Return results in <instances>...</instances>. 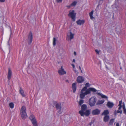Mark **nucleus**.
<instances>
[{"label": "nucleus", "instance_id": "nucleus-38", "mask_svg": "<svg viewBox=\"0 0 126 126\" xmlns=\"http://www.w3.org/2000/svg\"><path fill=\"white\" fill-rule=\"evenodd\" d=\"M74 54L75 55H76V52L74 51Z\"/></svg>", "mask_w": 126, "mask_h": 126}, {"label": "nucleus", "instance_id": "nucleus-9", "mask_svg": "<svg viewBox=\"0 0 126 126\" xmlns=\"http://www.w3.org/2000/svg\"><path fill=\"white\" fill-rule=\"evenodd\" d=\"M76 80L78 83H82L84 81V79L82 76H79L77 77Z\"/></svg>", "mask_w": 126, "mask_h": 126}, {"label": "nucleus", "instance_id": "nucleus-15", "mask_svg": "<svg viewBox=\"0 0 126 126\" xmlns=\"http://www.w3.org/2000/svg\"><path fill=\"white\" fill-rule=\"evenodd\" d=\"M114 104L112 102L110 101L108 102L107 104V106L109 108H112L114 106Z\"/></svg>", "mask_w": 126, "mask_h": 126}, {"label": "nucleus", "instance_id": "nucleus-21", "mask_svg": "<svg viewBox=\"0 0 126 126\" xmlns=\"http://www.w3.org/2000/svg\"><path fill=\"white\" fill-rule=\"evenodd\" d=\"M94 11L93 10L92 11L90 12L89 13V15L90 17V19H92L93 18H94V17H93V15Z\"/></svg>", "mask_w": 126, "mask_h": 126}, {"label": "nucleus", "instance_id": "nucleus-26", "mask_svg": "<svg viewBox=\"0 0 126 126\" xmlns=\"http://www.w3.org/2000/svg\"><path fill=\"white\" fill-rule=\"evenodd\" d=\"M114 119H111L109 122V124L110 125H112L113 124L114 122Z\"/></svg>", "mask_w": 126, "mask_h": 126}, {"label": "nucleus", "instance_id": "nucleus-39", "mask_svg": "<svg viewBox=\"0 0 126 126\" xmlns=\"http://www.w3.org/2000/svg\"><path fill=\"white\" fill-rule=\"evenodd\" d=\"M116 126H119V124L118 123H117L116 124Z\"/></svg>", "mask_w": 126, "mask_h": 126}, {"label": "nucleus", "instance_id": "nucleus-11", "mask_svg": "<svg viewBox=\"0 0 126 126\" xmlns=\"http://www.w3.org/2000/svg\"><path fill=\"white\" fill-rule=\"evenodd\" d=\"M58 72L59 74L60 75H62L64 74H65L66 73V72L64 70L63 68V66H61V68L58 70Z\"/></svg>", "mask_w": 126, "mask_h": 126}, {"label": "nucleus", "instance_id": "nucleus-33", "mask_svg": "<svg viewBox=\"0 0 126 126\" xmlns=\"http://www.w3.org/2000/svg\"><path fill=\"white\" fill-rule=\"evenodd\" d=\"M71 6V5H67L66 7H67L68 8H69Z\"/></svg>", "mask_w": 126, "mask_h": 126}, {"label": "nucleus", "instance_id": "nucleus-6", "mask_svg": "<svg viewBox=\"0 0 126 126\" xmlns=\"http://www.w3.org/2000/svg\"><path fill=\"white\" fill-rule=\"evenodd\" d=\"M29 119L34 126H38L36 120L33 115L32 114L30 115L29 117Z\"/></svg>", "mask_w": 126, "mask_h": 126}, {"label": "nucleus", "instance_id": "nucleus-35", "mask_svg": "<svg viewBox=\"0 0 126 126\" xmlns=\"http://www.w3.org/2000/svg\"><path fill=\"white\" fill-rule=\"evenodd\" d=\"M5 1V0H0V2H4Z\"/></svg>", "mask_w": 126, "mask_h": 126}, {"label": "nucleus", "instance_id": "nucleus-20", "mask_svg": "<svg viewBox=\"0 0 126 126\" xmlns=\"http://www.w3.org/2000/svg\"><path fill=\"white\" fill-rule=\"evenodd\" d=\"M109 113V112L108 110H105L102 113L101 115H107Z\"/></svg>", "mask_w": 126, "mask_h": 126}, {"label": "nucleus", "instance_id": "nucleus-27", "mask_svg": "<svg viewBox=\"0 0 126 126\" xmlns=\"http://www.w3.org/2000/svg\"><path fill=\"white\" fill-rule=\"evenodd\" d=\"M77 2L76 1H74L71 4V5L72 6H75L77 4Z\"/></svg>", "mask_w": 126, "mask_h": 126}, {"label": "nucleus", "instance_id": "nucleus-13", "mask_svg": "<svg viewBox=\"0 0 126 126\" xmlns=\"http://www.w3.org/2000/svg\"><path fill=\"white\" fill-rule=\"evenodd\" d=\"M12 75V71L10 68L8 69V73L7 75V78L9 80L11 79Z\"/></svg>", "mask_w": 126, "mask_h": 126}, {"label": "nucleus", "instance_id": "nucleus-1", "mask_svg": "<svg viewBox=\"0 0 126 126\" xmlns=\"http://www.w3.org/2000/svg\"><path fill=\"white\" fill-rule=\"evenodd\" d=\"M85 86L84 87L81 89L80 94V97L81 99H83L85 95L91 94V92H96L97 90L93 88H89L87 89V87L90 86V85L89 83H86L85 84Z\"/></svg>", "mask_w": 126, "mask_h": 126}, {"label": "nucleus", "instance_id": "nucleus-3", "mask_svg": "<svg viewBox=\"0 0 126 126\" xmlns=\"http://www.w3.org/2000/svg\"><path fill=\"white\" fill-rule=\"evenodd\" d=\"M26 108L24 106H22L20 110V114L21 117L23 119H25L27 117V115L26 112Z\"/></svg>", "mask_w": 126, "mask_h": 126}, {"label": "nucleus", "instance_id": "nucleus-31", "mask_svg": "<svg viewBox=\"0 0 126 126\" xmlns=\"http://www.w3.org/2000/svg\"><path fill=\"white\" fill-rule=\"evenodd\" d=\"M56 1L57 3H61L62 1V0H56Z\"/></svg>", "mask_w": 126, "mask_h": 126}, {"label": "nucleus", "instance_id": "nucleus-41", "mask_svg": "<svg viewBox=\"0 0 126 126\" xmlns=\"http://www.w3.org/2000/svg\"><path fill=\"white\" fill-rule=\"evenodd\" d=\"M120 69H122V68L121 67L120 68Z\"/></svg>", "mask_w": 126, "mask_h": 126}, {"label": "nucleus", "instance_id": "nucleus-5", "mask_svg": "<svg viewBox=\"0 0 126 126\" xmlns=\"http://www.w3.org/2000/svg\"><path fill=\"white\" fill-rule=\"evenodd\" d=\"M76 13H75L74 10H70L69 11V13L68 15V16L71 17L72 20L75 21L76 20Z\"/></svg>", "mask_w": 126, "mask_h": 126}, {"label": "nucleus", "instance_id": "nucleus-25", "mask_svg": "<svg viewBox=\"0 0 126 126\" xmlns=\"http://www.w3.org/2000/svg\"><path fill=\"white\" fill-rule=\"evenodd\" d=\"M9 106L12 109H13L14 107V104L13 102H11L9 104Z\"/></svg>", "mask_w": 126, "mask_h": 126}, {"label": "nucleus", "instance_id": "nucleus-16", "mask_svg": "<svg viewBox=\"0 0 126 126\" xmlns=\"http://www.w3.org/2000/svg\"><path fill=\"white\" fill-rule=\"evenodd\" d=\"M76 83H73L72 84V88L74 93L75 92L76 90Z\"/></svg>", "mask_w": 126, "mask_h": 126}, {"label": "nucleus", "instance_id": "nucleus-18", "mask_svg": "<svg viewBox=\"0 0 126 126\" xmlns=\"http://www.w3.org/2000/svg\"><path fill=\"white\" fill-rule=\"evenodd\" d=\"M19 93L21 94L22 97H24L25 96V95L24 93V92L23 90L20 88L19 90Z\"/></svg>", "mask_w": 126, "mask_h": 126}, {"label": "nucleus", "instance_id": "nucleus-40", "mask_svg": "<svg viewBox=\"0 0 126 126\" xmlns=\"http://www.w3.org/2000/svg\"><path fill=\"white\" fill-rule=\"evenodd\" d=\"M73 62L74 63H75V59H73Z\"/></svg>", "mask_w": 126, "mask_h": 126}, {"label": "nucleus", "instance_id": "nucleus-36", "mask_svg": "<svg viewBox=\"0 0 126 126\" xmlns=\"http://www.w3.org/2000/svg\"><path fill=\"white\" fill-rule=\"evenodd\" d=\"M71 65L72 66L73 68L74 69L75 67V66L73 64H72Z\"/></svg>", "mask_w": 126, "mask_h": 126}, {"label": "nucleus", "instance_id": "nucleus-30", "mask_svg": "<svg viewBox=\"0 0 126 126\" xmlns=\"http://www.w3.org/2000/svg\"><path fill=\"white\" fill-rule=\"evenodd\" d=\"M74 71L76 74L77 75L79 73V72H78V71L77 70H76V69L75 68L74 69Z\"/></svg>", "mask_w": 126, "mask_h": 126}, {"label": "nucleus", "instance_id": "nucleus-23", "mask_svg": "<svg viewBox=\"0 0 126 126\" xmlns=\"http://www.w3.org/2000/svg\"><path fill=\"white\" fill-rule=\"evenodd\" d=\"M74 34L70 32V34L69 35V39L71 40L72 39H73L74 38Z\"/></svg>", "mask_w": 126, "mask_h": 126}, {"label": "nucleus", "instance_id": "nucleus-28", "mask_svg": "<svg viewBox=\"0 0 126 126\" xmlns=\"http://www.w3.org/2000/svg\"><path fill=\"white\" fill-rule=\"evenodd\" d=\"M56 39L55 38H54L53 41V45L54 46H55L56 44Z\"/></svg>", "mask_w": 126, "mask_h": 126}, {"label": "nucleus", "instance_id": "nucleus-10", "mask_svg": "<svg viewBox=\"0 0 126 126\" xmlns=\"http://www.w3.org/2000/svg\"><path fill=\"white\" fill-rule=\"evenodd\" d=\"M122 100H121L119 101V104L118 105V106H119L118 108V110L116 111V112L117 113H120L122 114V111L121 110H120L122 107Z\"/></svg>", "mask_w": 126, "mask_h": 126}, {"label": "nucleus", "instance_id": "nucleus-14", "mask_svg": "<svg viewBox=\"0 0 126 126\" xmlns=\"http://www.w3.org/2000/svg\"><path fill=\"white\" fill-rule=\"evenodd\" d=\"M84 22L85 21L84 20H81L80 19H79L76 21L77 24L79 25H81L83 24Z\"/></svg>", "mask_w": 126, "mask_h": 126}, {"label": "nucleus", "instance_id": "nucleus-24", "mask_svg": "<svg viewBox=\"0 0 126 126\" xmlns=\"http://www.w3.org/2000/svg\"><path fill=\"white\" fill-rule=\"evenodd\" d=\"M104 102V100H99L98 101L97 104L98 105L101 104H103Z\"/></svg>", "mask_w": 126, "mask_h": 126}, {"label": "nucleus", "instance_id": "nucleus-32", "mask_svg": "<svg viewBox=\"0 0 126 126\" xmlns=\"http://www.w3.org/2000/svg\"><path fill=\"white\" fill-rule=\"evenodd\" d=\"M95 51L96 52L97 54H99V51L98 50L95 49Z\"/></svg>", "mask_w": 126, "mask_h": 126}, {"label": "nucleus", "instance_id": "nucleus-7", "mask_svg": "<svg viewBox=\"0 0 126 126\" xmlns=\"http://www.w3.org/2000/svg\"><path fill=\"white\" fill-rule=\"evenodd\" d=\"M53 103L54 105H55V106L56 107L57 109V110H59L58 111V113L59 114L61 113V103H57L56 101H54L53 102Z\"/></svg>", "mask_w": 126, "mask_h": 126}, {"label": "nucleus", "instance_id": "nucleus-17", "mask_svg": "<svg viewBox=\"0 0 126 126\" xmlns=\"http://www.w3.org/2000/svg\"><path fill=\"white\" fill-rule=\"evenodd\" d=\"M96 94L100 96L102 98L108 99V97L105 95L102 94L100 93L96 92Z\"/></svg>", "mask_w": 126, "mask_h": 126}, {"label": "nucleus", "instance_id": "nucleus-19", "mask_svg": "<svg viewBox=\"0 0 126 126\" xmlns=\"http://www.w3.org/2000/svg\"><path fill=\"white\" fill-rule=\"evenodd\" d=\"M109 119V115H105L103 118V121L104 122H107L108 121Z\"/></svg>", "mask_w": 126, "mask_h": 126}, {"label": "nucleus", "instance_id": "nucleus-29", "mask_svg": "<svg viewBox=\"0 0 126 126\" xmlns=\"http://www.w3.org/2000/svg\"><path fill=\"white\" fill-rule=\"evenodd\" d=\"M84 103V101L82 100H80L79 102V105L81 106Z\"/></svg>", "mask_w": 126, "mask_h": 126}, {"label": "nucleus", "instance_id": "nucleus-34", "mask_svg": "<svg viewBox=\"0 0 126 126\" xmlns=\"http://www.w3.org/2000/svg\"><path fill=\"white\" fill-rule=\"evenodd\" d=\"M114 115H117V113L116 112V111H115L114 112Z\"/></svg>", "mask_w": 126, "mask_h": 126}, {"label": "nucleus", "instance_id": "nucleus-2", "mask_svg": "<svg viewBox=\"0 0 126 126\" xmlns=\"http://www.w3.org/2000/svg\"><path fill=\"white\" fill-rule=\"evenodd\" d=\"M87 106L85 104H84L81 106V110L79 112L81 116H84V115L88 116L90 114V110H87Z\"/></svg>", "mask_w": 126, "mask_h": 126}, {"label": "nucleus", "instance_id": "nucleus-37", "mask_svg": "<svg viewBox=\"0 0 126 126\" xmlns=\"http://www.w3.org/2000/svg\"><path fill=\"white\" fill-rule=\"evenodd\" d=\"M79 69L81 70V72L82 73V71L81 70V67L80 66H79Z\"/></svg>", "mask_w": 126, "mask_h": 126}, {"label": "nucleus", "instance_id": "nucleus-12", "mask_svg": "<svg viewBox=\"0 0 126 126\" xmlns=\"http://www.w3.org/2000/svg\"><path fill=\"white\" fill-rule=\"evenodd\" d=\"M100 111L98 109L93 110L92 112V113L93 115H98L100 114Z\"/></svg>", "mask_w": 126, "mask_h": 126}, {"label": "nucleus", "instance_id": "nucleus-22", "mask_svg": "<svg viewBox=\"0 0 126 126\" xmlns=\"http://www.w3.org/2000/svg\"><path fill=\"white\" fill-rule=\"evenodd\" d=\"M122 107L123 110V113L124 114H126V109L125 108V106L124 103H123Z\"/></svg>", "mask_w": 126, "mask_h": 126}, {"label": "nucleus", "instance_id": "nucleus-4", "mask_svg": "<svg viewBox=\"0 0 126 126\" xmlns=\"http://www.w3.org/2000/svg\"><path fill=\"white\" fill-rule=\"evenodd\" d=\"M97 100L96 97L93 96L91 97L89 100V104L91 107H93L95 105Z\"/></svg>", "mask_w": 126, "mask_h": 126}, {"label": "nucleus", "instance_id": "nucleus-8", "mask_svg": "<svg viewBox=\"0 0 126 126\" xmlns=\"http://www.w3.org/2000/svg\"><path fill=\"white\" fill-rule=\"evenodd\" d=\"M33 39V35L32 32L30 31L28 36V43L30 45L32 43Z\"/></svg>", "mask_w": 126, "mask_h": 126}]
</instances>
